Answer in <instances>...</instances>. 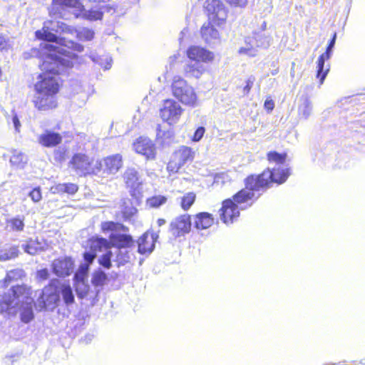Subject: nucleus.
Instances as JSON below:
<instances>
[{
    "mask_svg": "<svg viewBox=\"0 0 365 365\" xmlns=\"http://www.w3.org/2000/svg\"><path fill=\"white\" fill-rule=\"evenodd\" d=\"M56 48L50 45L46 51L31 48L24 53V58H36L38 66L43 72L39 74V81L35 84L36 91L34 103L38 110H48L57 106L56 94L59 91L58 75L63 74L73 66L70 58L56 55Z\"/></svg>",
    "mask_w": 365,
    "mask_h": 365,
    "instance_id": "1",
    "label": "nucleus"
},
{
    "mask_svg": "<svg viewBox=\"0 0 365 365\" xmlns=\"http://www.w3.org/2000/svg\"><path fill=\"white\" fill-rule=\"evenodd\" d=\"M259 176L252 174L245 179V188L222 202L220 210V220L226 225L232 224L240 216V210L252 206L262 194L270 188Z\"/></svg>",
    "mask_w": 365,
    "mask_h": 365,
    "instance_id": "2",
    "label": "nucleus"
},
{
    "mask_svg": "<svg viewBox=\"0 0 365 365\" xmlns=\"http://www.w3.org/2000/svg\"><path fill=\"white\" fill-rule=\"evenodd\" d=\"M70 31L69 26L63 22L58 21H46L43 23L41 29L35 31V36L38 40H42L48 42L56 43L58 46H51L56 47L58 51H55L56 55L61 57L66 58L68 56L73 62L75 54L68 49L81 52L83 51V46L73 41L67 40L65 38L60 37L58 34L66 33ZM51 43H45L43 47L37 48L41 51H46L47 48Z\"/></svg>",
    "mask_w": 365,
    "mask_h": 365,
    "instance_id": "3",
    "label": "nucleus"
},
{
    "mask_svg": "<svg viewBox=\"0 0 365 365\" xmlns=\"http://www.w3.org/2000/svg\"><path fill=\"white\" fill-rule=\"evenodd\" d=\"M287 154L279 153L277 151H269L267 153V160L269 164H274L272 167H268L262 173L257 175L259 178L267 182V185L272 187L273 184L282 185L286 182L291 175L290 168L286 164Z\"/></svg>",
    "mask_w": 365,
    "mask_h": 365,
    "instance_id": "4",
    "label": "nucleus"
},
{
    "mask_svg": "<svg viewBox=\"0 0 365 365\" xmlns=\"http://www.w3.org/2000/svg\"><path fill=\"white\" fill-rule=\"evenodd\" d=\"M171 87L173 96L182 104L190 107L197 106V96L194 88L182 78L174 77Z\"/></svg>",
    "mask_w": 365,
    "mask_h": 365,
    "instance_id": "5",
    "label": "nucleus"
},
{
    "mask_svg": "<svg viewBox=\"0 0 365 365\" xmlns=\"http://www.w3.org/2000/svg\"><path fill=\"white\" fill-rule=\"evenodd\" d=\"M272 37L269 34L262 33V31H255L253 37H248L245 39L246 46L239 49L241 54H247L249 56H255V48H267L270 45Z\"/></svg>",
    "mask_w": 365,
    "mask_h": 365,
    "instance_id": "6",
    "label": "nucleus"
},
{
    "mask_svg": "<svg viewBox=\"0 0 365 365\" xmlns=\"http://www.w3.org/2000/svg\"><path fill=\"white\" fill-rule=\"evenodd\" d=\"M192 219L188 214L181 215L175 217L170 223L168 232L170 234V240L184 237L191 231Z\"/></svg>",
    "mask_w": 365,
    "mask_h": 365,
    "instance_id": "7",
    "label": "nucleus"
},
{
    "mask_svg": "<svg viewBox=\"0 0 365 365\" xmlns=\"http://www.w3.org/2000/svg\"><path fill=\"white\" fill-rule=\"evenodd\" d=\"M204 9L207 12L208 20L212 21L215 24H222L227 18V9L220 0H206Z\"/></svg>",
    "mask_w": 365,
    "mask_h": 365,
    "instance_id": "8",
    "label": "nucleus"
},
{
    "mask_svg": "<svg viewBox=\"0 0 365 365\" xmlns=\"http://www.w3.org/2000/svg\"><path fill=\"white\" fill-rule=\"evenodd\" d=\"M123 177L130 196L138 200L143 187V181L140 180L138 171L133 168H128L124 172Z\"/></svg>",
    "mask_w": 365,
    "mask_h": 365,
    "instance_id": "9",
    "label": "nucleus"
},
{
    "mask_svg": "<svg viewBox=\"0 0 365 365\" xmlns=\"http://www.w3.org/2000/svg\"><path fill=\"white\" fill-rule=\"evenodd\" d=\"M182 112V108L178 103L173 99H166L160 110V115L163 121L172 125L179 120Z\"/></svg>",
    "mask_w": 365,
    "mask_h": 365,
    "instance_id": "10",
    "label": "nucleus"
},
{
    "mask_svg": "<svg viewBox=\"0 0 365 365\" xmlns=\"http://www.w3.org/2000/svg\"><path fill=\"white\" fill-rule=\"evenodd\" d=\"M42 309H53L60 302L58 287L52 286L45 287L37 299Z\"/></svg>",
    "mask_w": 365,
    "mask_h": 365,
    "instance_id": "11",
    "label": "nucleus"
},
{
    "mask_svg": "<svg viewBox=\"0 0 365 365\" xmlns=\"http://www.w3.org/2000/svg\"><path fill=\"white\" fill-rule=\"evenodd\" d=\"M81 6L83 4L79 0H53L48 11L50 16L64 19L69 9Z\"/></svg>",
    "mask_w": 365,
    "mask_h": 365,
    "instance_id": "12",
    "label": "nucleus"
},
{
    "mask_svg": "<svg viewBox=\"0 0 365 365\" xmlns=\"http://www.w3.org/2000/svg\"><path fill=\"white\" fill-rule=\"evenodd\" d=\"M123 165L122 156L119 154L112 155L98 162L97 172L102 171L104 175L115 174Z\"/></svg>",
    "mask_w": 365,
    "mask_h": 365,
    "instance_id": "13",
    "label": "nucleus"
},
{
    "mask_svg": "<svg viewBox=\"0 0 365 365\" xmlns=\"http://www.w3.org/2000/svg\"><path fill=\"white\" fill-rule=\"evenodd\" d=\"M159 231L158 232H151L149 231L144 232L136 241L138 245V252L141 255H150L155 248V243L159 237Z\"/></svg>",
    "mask_w": 365,
    "mask_h": 365,
    "instance_id": "14",
    "label": "nucleus"
},
{
    "mask_svg": "<svg viewBox=\"0 0 365 365\" xmlns=\"http://www.w3.org/2000/svg\"><path fill=\"white\" fill-rule=\"evenodd\" d=\"M51 270L59 277L70 276L74 270V262L70 257L56 259L51 264Z\"/></svg>",
    "mask_w": 365,
    "mask_h": 365,
    "instance_id": "15",
    "label": "nucleus"
},
{
    "mask_svg": "<svg viewBox=\"0 0 365 365\" xmlns=\"http://www.w3.org/2000/svg\"><path fill=\"white\" fill-rule=\"evenodd\" d=\"M187 56L189 60L201 63H208L214 59V53L199 46H190L186 51Z\"/></svg>",
    "mask_w": 365,
    "mask_h": 365,
    "instance_id": "16",
    "label": "nucleus"
},
{
    "mask_svg": "<svg viewBox=\"0 0 365 365\" xmlns=\"http://www.w3.org/2000/svg\"><path fill=\"white\" fill-rule=\"evenodd\" d=\"M70 164L81 175H86L92 173L89 158L84 153H75L70 161Z\"/></svg>",
    "mask_w": 365,
    "mask_h": 365,
    "instance_id": "17",
    "label": "nucleus"
},
{
    "mask_svg": "<svg viewBox=\"0 0 365 365\" xmlns=\"http://www.w3.org/2000/svg\"><path fill=\"white\" fill-rule=\"evenodd\" d=\"M133 148L136 153L145 156L147 159H154L155 157V145L148 138H139L133 143Z\"/></svg>",
    "mask_w": 365,
    "mask_h": 365,
    "instance_id": "18",
    "label": "nucleus"
},
{
    "mask_svg": "<svg viewBox=\"0 0 365 365\" xmlns=\"http://www.w3.org/2000/svg\"><path fill=\"white\" fill-rule=\"evenodd\" d=\"M74 285L76 295L79 299L87 298L91 300L93 304L98 301L100 289L91 290L90 285L83 280L76 282Z\"/></svg>",
    "mask_w": 365,
    "mask_h": 365,
    "instance_id": "19",
    "label": "nucleus"
},
{
    "mask_svg": "<svg viewBox=\"0 0 365 365\" xmlns=\"http://www.w3.org/2000/svg\"><path fill=\"white\" fill-rule=\"evenodd\" d=\"M213 21L208 20L201 27L200 34L202 40L209 45H213L219 42V31L213 25Z\"/></svg>",
    "mask_w": 365,
    "mask_h": 365,
    "instance_id": "20",
    "label": "nucleus"
},
{
    "mask_svg": "<svg viewBox=\"0 0 365 365\" xmlns=\"http://www.w3.org/2000/svg\"><path fill=\"white\" fill-rule=\"evenodd\" d=\"M62 135L53 130L46 129L38 135V142L45 148H54L62 142Z\"/></svg>",
    "mask_w": 365,
    "mask_h": 365,
    "instance_id": "21",
    "label": "nucleus"
},
{
    "mask_svg": "<svg viewBox=\"0 0 365 365\" xmlns=\"http://www.w3.org/2000/svg\"><path fill=\"white\" fill-rule=\"evenodd\" d=\"M109 240L112 245L118 249H127L135 243L133 237L125 233L111 232Z\"/></svg>",
    "mask_w": 365,
    "mask_h": 365,
    "instance_id": "22",
    "label": "nucleus"
},
{
    "mask_svg": "<svg viewBox=\"0 0 365 365\" xmlns=\"http://www.w3.org/2000/svg\"><path fill=\"white\" fill-rule=\"evenodd\" d=\"M214 224V217L212 214L201 212L196 214L193 219V226L197 230H205Z\"/></svg>",
    "mask_w": 365,
    "mask_h": 365,
    "instance_id": "23",
    "label": "nucleus"
},
{
    "mask_svg": "<svg viewBox=\"0 0 365 365\" xmlns=\"http://www.w3.org/2000/svg\"><path fill=\"white\" fill-rule=\"evenodd\" d=\"M24 292V288L22 286H11L8 293L5 294V296L3 297V302L6 306V308H10L17 304L18 302L16 301Z\"/></svg>",
    "mask_w": 365,
    "mask_h": 365,
    "instance_id": "24",
    "label": "nucleus"
},
{
    "mask_svg": "<svg viewBox=\"0 0 365 365\" xmlns=\"http://www.w3.org/2000/svg\"><path fill=\"white\" fill-rule=\"evenodd\" d=\"M205 71L204 64L200 62L190 61L185 66L184 71L187 78H199Z\"/></svg>",
    "mask_w": 365,
    "mask_h": 365,
    "instance_id": "25",
    "label": "nucleus"
},
{
    "mask_svg": "<svg viewBox=\"0 0 365 365\" xmlns=\"http://www.w3.org/2000/svg\"><path fill=\"white\" fill-rule=\"evenodd\" d=\"M110 244V240H107L99 235L93 236L88 240L89 248L96 254L97 252H102L103 250L108 249Z\"/></svg>",
    "mask_w": 365,
    "mask_h": 365,
    "instance_id": "26",
    "label": "nucleus"
},
{
    "mask_svg": "<svg viewBox=\"0 0 365 365\" xmlns=\"http://www.w3.org/2000/svg\"><path fill=\"white\" fill-rule=\"evenodd\" d=\"M76 9H78L79 13L75 14L76 17L81 16L83 19L91 21L101 20L103 19L104 11L101 9H91L86 10L83 5V7H76Z\"/></svg>",
    "mask_w": 365,
    "mask_h": 365,
    "instance_id": "27",
    "label": "nucleus"
},
{
    "mask_svg": "<svg viewBox=\"0 0 365 365\" xmlns=\"http://www.w3.org/2000/svg\"><path fill=\"white\" fill-rule=\"evenodd\" d=\"M329 59V58H327L322 55H320L317 59L316 77L319 79L320 85L323 84L328 73L329 72V63L325 65V61Z\"/></svg>",
    "mask_w": 365,
    "mask_h": 365,
    "instance_id": "28",
    "label": "nucleus"
},
{
    "mask_svg": "<svg viewBox=\"0 0 365 365\" xmlns=\"http://www.w3.org/2000/svg\"><path fill=\"white\" fill-rule=\"evenodd\" d=\"M312 111V106L307 96H302L299 99L298 114L300 119L307 120Z\"/></svg>",
    "mask_w": 365,
    "mask_h": 365,
    "instance_id": "29",
    "label": "nucleus"
},
{
    "mask_svg": "<svg viewBox=\"0 0 365 365\" xmlns=\"http://www.w3.org/2000/svg\"><path fill=\"white\" fill-rule=\"evenodd\" d=\"M194 155L195 153L192 148L187 146H182L177 153L178 168L182 167L187 163L192 162Z\"/></svg>",
    "mask_w": 365,
    "mask_h": 365,
    "instance_id": "30",
    "label": "nucleus"
},
{
    "mask_svg": "<svg viewBox=\"0 0 365 365\" xmlns=\"http://www.w3.org/2000/svg\"><path fill=\"white\" fill-rule=\"evenodd\" d=\"M78 185L71 182L58 183L51 187V191L53 194L66 193L68 195H73L78 191Z\"/></svg>",
    "mask_w": 365,
    "mask_h": 365,
    "instance_id": "31",
    "label": "nucleus"
},
{
    "mask_svg": "<svg viewBox=\"0 0 365 365\" xmlns=\"http://www.w3.org/2000/svg\"><path fill=\"white\" fill-rule=\"evenodd\" d=\"M21 248L26 253L30 255H34L38 251L43 250V247L42 242H40L38 238H29L25 243L21 245Z\"/></svg>",
    "mask_w": 365,
    "mask_h": 365,
    "instance_id": "32",
    "label": "nucleus"
},
{
    "mask_svg": "<svg viewBox=\"0 0 365 365\" xmlns=\"http://www.w3.org/2000/svg\"><path fill=\"white\" fill-rule=\"evenodd\" d=\"M60 297L65 305L69 306L75 302V296L71 287L69 284H63L58 287Z\"/></svg>",
    "mask_w": 365,
    "mask_h": 365,
    "instance_id": "33",
    "label": "nucleus"
},
{
    "mask_svg": "<svg viewBox=\"0 0 365 365\" xmlns=\"http://www.w3.org/2000/svg\"><path fill=\"white\" fill-rule=\"evenodd\" d=\"M27 161L28 158L24 153L17 150H12V155L10 158V163L12 165L18 168H24Z\"/></svg>",
    "mask_w": 365,
    "mask_h": 365,
    "instance_id": "34",
    "label": "nucleus"
},
{
    "mask_svg": "<svg viewBox=\"0 0 365 365\" xmlns=\"http://www.w3.org/2000/svg\"><path fill=\"white\" fill-rule=\"evenodd\" d=\"M20 253L19 246L11 245L0 250V261H7L16 258Z\"/></svg>",
    "mask_w": 365,
    "mask_h": 365,
    "instance_id": "35",
    "label": "nucleus"
},
{
    "mask_svg": "<svg viewBox=\"0 0 365 365\" xmlns=\"http://www.w3.org/2000/svg\"><path fill=\"white\" fill-rule=\"evenodd\" d=\"M108 279L107 274L104 271L99 269L96 271L92 276L91 283L94 286V289L98 290L100 289V287L104 285Z\"/></svg>",
    "mask_w": 365,
    "mask_h": 365,
    "instance_id": "36",
    "label": "nucleus"
},
{
    "mask_svg": "<svg viewBox=\"0 0 365 365\" xmlns=\"http://www.w3.org/2000/svg\"><path fill=\"white\" fill-rule=\"evenodd\" d=\"M20 318L21 322L25 324L31 322L34 319V312L31 304H26L22 307Z\"/></svg>",
    "mask_w": 365,
    "mask_h": 365,
    "instance_id": "37",
    "label": "nucleus"
},
{
    "mask_svg": "<svg viewBox=\"0 0 365 365\" xmlns=\"http://www.w3.org/2000/svg\"><path fill=\"white\" fill-rule=\"evenodd\" d=\"M7 222L10 225L11 230L15 232H22L25 227L24 217L21 215L11 218L7 220Z\"/></svg>",
    "mask_w": 365,
    "mask_h": 365,
    "instance_id": "38",
    "label": "nucleus"
},
{
    "mask_svg": "<svg viewBox=\"0 0 365 365\" xmlns=\"http://www.w3.org/2000/svg\"><path fill=\"white\" fill-rule=\"evenodd\" d=\"M167 200L164 195H154L147 199V205L152 208H158L165 204Z\"/></svg>",
    "mask_w": 365,
    "mask_h": 365,
    "instance_id": "39",
    "label": "nucleus"
},
{
    "mask_svg": "<svg viewBox=\"0 0 365 365\" xmlns=\"http://www.w3.org/2000/svg\"><path fill=\"white\" fill-rule=\"evenodd\" d=\"M24 275V272L23 269H16L10 270L7 272L6 275V277L4 279V284L6 286H8L10 282L16 280L18 279H21Z\"/></svg>",
    "mask_w": 365,
    "mask_h": 365,
    "instance_id": "40",
    "label": "nucleus"
},
{
    "mask_svg": "<svg viewBox=\"0 0 365 365\" xmlns=\"http://www.w3.org/2000/svg\"><path fill=\"white\" fill-rule=\"evenodd\" d=\"M196 195L194 192H190L185 195L181 198L180 205L184 210H187L195 202Z\"/></svg>",
    "mask_w": 365,
    "mask_h": 365,
    "instance_id": "41",
    "label": "nucleus"
},
{
    "mask_svg": "<svg viewBox=\"0 0 365 365\" xmlns=\"http://www.w3.org/2000/svg\"><path fill=\"white\" fill-rule=\"evenodd\" d=\"M113 253L110 250H107L98 259V264L105 269H110L112 266L111 258Z\"/></svg>",
    "mask_w": 365,
    "mask_h": 365,
    "instance_id": "42",
    "label": "nucleus"
},
{
    "mask_svg": "<svg viewBox=\"0 0 365 365\" xmlns=\"http://www.w3.org/2000/svg\"><path fill=\"white\" fill-rule=\"evenodd\" d=\"M21 355V353L18 351H10L7 353L3 359V363L5 365H14V364L19 360Z\"/></svg>",
    "mask_w": 365,
    "mask_h": 365,
    "instance_id": "43",
    "label": "nucleus"
},
{
    "mask_svg": "<svg viewBox=\"0 0 365 365\" xmlns=\"http://www.w3.org/2000/svg\"><path fill=\"white\" fill-rule=\"evenodd\" d=\"M94 31L91 29L83 27L77 31V37L80 40L91 41L94 37Z\"/></svg>",
    "mask_w": 365,
    "mask_h": 365,
    "instance_id": "44",
    "label": "nucleus"
},
{
    "mask_svg": "<svg viewBox=\"0 0 365 365\" xmlns=\"http://www.w3.org/2000/svg\"><path fill=\"white\" fill-rule=\"evenodd\" d=\"M68 149L66 146H59L53 151V158L56 162L61 163L66 160Z\"/></svg>",
    "mask_w": 365,
    "mask_h": 365,
    "instance_id": "45",
    "label": "nucleus"
},
{
    "mask_svg": "<svg viewBox=\"0 0 365 365\" xmlns=\"http://www.w3.org/2000/svg\"><path fill=\"white\" fill-rule=\"evenodd\" d=\"M130 259V253L126 249H118L116 253V261L118 265H124Z\"/></svg>",
    "mask_w": 365,
    "mask_h": 365,
    "instance_id": "46",
    "label": "nucleus"
},
{
    "mask_svg": "<svg viewBox=\"0 0 365 365\" xmlns=\"http://www.w3.org/2000/svg\"><path fill=\"white\" fill-rule=\"evenodd\" d=\"M336 40V33L334 32L332 36L331 37V38L329 40V42L326 47V51L321 55L324 56L327 58H331V57L333 54V51H334V46H335Z\"/></svg>",
    "mask_w": 365,
    "mask_h": 365,
    "instance_id": "47",
    "label": "nucleus"
},
{
    "mask_svg": "<svg viewBox=\"0 0 365 365\" xmlns=\"http://www.w3.org/2000/svg\"><path fill=\"white\" fill-rule=\"evenodd\" d=\"M92 59L94 62L98 63L105 70H108L112 66L113 60H112L111 57H108V56H106L105 58L93 57Z\"/></svg>",
    "mask_w": 365,
    "mask_h": 365,
    "instance_id": "48",
    "label": "nucleus"
},
{
    "mask_svg": "<svg viewBox=\"0 0 365 365\" xmlns=\"http://www.w3.org/2000/svg\"><path fill=\"white\" fill-rule=\"evenodd\" d=\"M118 223L113 221H106L101 223V230L103 232H118Z\"/></svg>",
    "mask_w": 365,
    "mask_h": 365,
    "instance_id": "49",
    "label": "nucleus"
},
{
    "mask_svg": "<svg viewBox=\"0 0 365 365\" xmlns=\"http://www.w3.org/2000/svg\"><path fill=\"white\" fill-rule=\"evenodd\" d=\"M34 202H39L42 198L41 190L40 187L33 188L28 194Z\"/></svg>",
    "mask_w": 365,
    "mask_h": 365,
    "instance_id": "50",
    "label": "nucleus"
},
{
    "mask_svg": "<svg viewBox=\"0 0 365 365\" xmlns=\"http://www.w3.org/2000/svg\"><path fill=\"white\" fill-rule=\"evenodd\" d=\"M138 210L134 206H125L123 209V214L125 219H130L137 213Z\"/></svg>",
    "mask_w": 365,
    "mask_h": 365,
    "instance_id": "51",
    "label": "nucleus"
},
{
    "mask_svg": "<svg viewBox=\"0 0 365 365\" xmlns=\"http://www.w3.org/2000/svg\"><path fill=\"white\" fill-rule=\"evenodd\" d=\"M96 256L97 254L93 250H90L89 251L85 252L83 253V259L86 264H91L93 263Z\"/></svg>",
    "mask_w": 365,
    "mask_h": 365,
    "instance_id": "52",
    "label": "nucleus"
},
{
    "mask_svg": "<svg viewBox=\"0 0 365 365\" xmlns=\"http://www.w3.org/2000/svg\"><path fill=\"white\" fill-rule=\"evenodd\" d=\"M205 129L204 127H202V126L198 127L195 130V133L193 134V136L192 138V140L194 141V142L200 141L202 138V137H203V135L205 134Z\"/></svg>",
    "mask_w": 365,
    "mask_h": 365,
    "instance_id": "53",
    "label": "nucleus"
},
{
    "mask_svg": "<svg viewBox=\"0 0 365 365\" xmlns=\"http://www.w3.org/2000/svg\"><path fill=\"white\" fill-rule=\"evenodd\" d=\"M255 81V78L252 76H250L247 81H246V85L245 86V87L243 88V94L245 96V95H247L252 87L253 86V84H254V82Z\"/></svg>",
    "mask_w": 365,
    "mask_h": 365,
    "instance_id": "54",
    "label": "nucleus"
},
{
    "mask_svg": "<svg viewBox=\"0 0 365 365\" xmlns=\"http://www.w3.org/2000/svg\"><path fill=\"white\" fill-rule=\"evenodd\" d=\"M36 275H37V278L38 279L46 280L49 277L50 274H49L48 269L47 268H43V269H41L38 270Z\"/></svg>",
    "mask_w": 365,
    "mask_h": 365,
    "instance_id": "55",
    "label": "nucleus"
},
{
    "mask_svg": "<svg viewBox=\"0 0 365 365\" xmlns=\"http://www.w3.org/2000/svg\"><path fill=\"white\" fill-rule=\"evenodd\" d=\"M11 120L15 130L19 133L21 125L19 118L16 113H13Z\"/></svg>",
    "mask_w": 365,
    "mask_h": 365,
    "instance_id": "56",
    "label": "nucleus"
},
{
    "mask_svg": "<svg viewBox=\"0 0 365 365\" xmlns=\"http://www.w3.org/2000/svg\"><path fill=\"white\" fill-rule=\"evenodd\" d=\"M229 4L234 6L245 7L247 0H225Z\"/></svg>",
    "mask_w": 365,
    "mask_h": 365,
    "instance_id": "57",
    "label": "nucleus"
},
{
    "mask_svg": "<svg viewBox=\"0 0 365 365\" xmlns=\"http://www.w3.org/2000/svg\"><path fill=\"white\" fill-rule=\"evenodd\" d=\"M264 107L268 112H271L274 108V103L272 99L267 98L264 101Z\"/></svg>",
    "mask_w": 365,
    "mask_h": 365,
    "instance_id": "58",
    "label": "nucleus"
},
{
    "mask_svg": "<svg viewBox=\"0 0 365 365\" xmlns=\"http://www.w3.org/2000/svg\"><path fill=\"white\" fill-rule=\"evenodd\" d=\"M139 0H120L122 6L126 9L130 7L132 4H135L138 2Z\"/></svg>",
    "mask_w": 365,
    "mask_h": 365,
    "instance_id": "59",
    "label": "nucleus"
},
{
    "mask_svg": "<svg viewBox=\"0 0 365 365\" xmlns=\"http://www.w3.org/2000/svg\"><path fill=\"white\" fill-rule=\"evenodd\" d=\"M104 9V12H108V13H114L116 10V9L113 6H110V5H107V6H103L101 9Z\"/></svg>",
    "mask_w": 365,
    "mask_h": 365,
    "instance_id": "60",
    "label": "nucleus"
},
{
    "mask_svg": "<svg viewBox=\"0 0 365 365\" xmlns=\"http://www.w3.org/2000/svg\"><path fill=\"white\" fill-rule=\"evenodd\" d=\"M267 29V23L265 21H263V22L261 24L259 29L257 31H262V33H266Z\"/></svg>",
    "mask_w": 365,
    "mask_h": 365,
    "instance_id": "61",
    "label": "nucleus"
},
{
    "mask_svg": "<svg viewBox=\"0 0 365 365\" xmlns=\"http://www.w3.org/2000/svg\"><path fill=\"white\" fill-rule=\"evenodd\" d=\"M94 337V335L93 334H86L84 337V339L83 341L88 344L89 342H91L92 341V339H93Z\"/></svg>",
    "mask_w": 365,
    "mask_h": 365,
    "instance_id": "62",
    "label": "nucleus"
},
{
    "mask_svg": "<svg viewBox=\"0 0 365 365\" xmlns=\"http://www.w3.org/2000/svg\"><path fill=\"white\" fill-rule=\"evenodd\" d=\"M166 223V221L165 219L159 218L157 221V224L159 227H161L164 225Z\"/></svg>",
    "mask_w": 365,
    "mask_h": 365,
    "instance_id": "63",
    "label": "nucleus"
},
{
    "mask_svg": "<svg viewBox=\"0 0 365 365\" xmlns=\"http://www.w3.org/2000/svg\"><path fill=\"white\" fill-rule=\"evenodd\" d=\"M118 230H121L123 231H128V227L126 226H125L123 224H119L118 223Z\"/></svg>",
    "mask_w": 365,
    "mask_h": 365,
    "instance_id": "64",
    "label": "nucleus"
}]
</instances>
